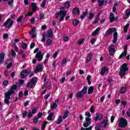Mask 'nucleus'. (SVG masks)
Returning a JSON list of instances; mask_svg holds the SVG:
<instances>
[{
    "label": "nucleus",
    "instance_id": "5",
    "mask_svg": "<svg viewBox=\"0 0 130 130\" xmlns=\"http://www.w3.org/2000/svg\"><path fill=\"white\" fill-rule=\"evenodd\" d=\"M127 125V121L124 118H120L119 120L118 126L120 127H125V126Z\"/></svg>",
    "mask_w": 130,
    "mask_h": 130
},
{
    "label": "nucleus",
    "instance_id": "24",
    "mask_svg": "<svg viewBox=\"0 0 130 130\" xmlns=\"http://www.w3.org/2000/svg\"><path fill=\"white\" fill-rule=\"evenodd\" d=\"M64 8H66V9H69L70 7H71V3L69 1H67L64 4Z\"/></svg>",
    "mask_w": 130,
    "mask_h": 130
},
{
    "label": "nucleus",
    "instance_id": "62",
    "mask_svg": "<svg viewBox=\"0 0 130 130\" xmlns=\"http://www.w3.org/2000/svg\"><path fill=\"white\" fill-rule=\"evenodd\" d=\"M36 112H37V109L35 108L32 110L31 113H32V114L36 113Z\"/></svg>",
    "mask_w": 130,
    "mask_h": 130
},
{
    "label": "nucleus",
    "instance_id": "43",
    "mask_svg": "<svg viewBox=\"0 0 130 130\" xmlns=\"http://www.w3.org/2000/svg\"><path fill=\"white\" fill-rule=\"evenodd\" d=\"M45 5H46V0H44L42 3L41 6L42 8H45Z\"/></svg>",
    "mask_w": 130,
    "mask_h": 130
},
{
    "label": "nucleus",
    "instance_id": "37",
    "mask_svg": "<svg viewBox=\"0 0 130 130\" xmlns=\"http://www.w3.org/2000/svg\"><path fill=\"white\" fill-rule=\"evenodd\" d=\"M52 116H53V113H51L50 114H49V115H48V117H47V120H52Z\"/></svg>",
    "mask_w": 130,
    "mask_h": 130
},
{
    "label": "nucleus",
    "instance_id": "7",
    "mask_svg": "<svg viewBox=\"0 0 130 130\" xmlns=\"http://www.w3.org/2000/svg\"><path fill=\"white\" fill-rule=\"evenodd\" d=\"M115 31H116V28L115 27L110 28L106 32L105 36L108 37V36H109V35L112 34V33L115 32Z\"/></svg>",
    "mask_w": 130,
    "mask_h": 130
},
{
    "label": "nucleus",
    "instance_id": "20",
    "mask_svg": "<svg viewBox=\"0 0 130 130\" xmlns=\"http://www.w3.org/2000/svg\"><path fill=\"white\" fill-rule=\"evenodd\" d=\"M93 56V54L91 53H90L87 58H86V63H88V62H89V61H90V60H91V59H92V57Z\"/></svg>",
    "mask_w": 130,
    "mask_h": 130
},
{
    "label": "nucleus",
    "instance_id": "2",
    "mask_svg": "<svg viewBox=\"0 0 130 130\" xmlns=\"http://www.w3.org/2000/svg\"><path fill=\"white\" fill-rule=\"evenodd\" d=\"M120 71L119 73V76L121 77H124L125 73L128 71V67H127V63H124L121 67Z\"/></svg>",
    "mask_w": 130,
    "mask_h": 130
},
{
    "label": "nucleus",
    "instance_id": "58",
    "mask_svg": "<svg viewBox=\"0 0 130 130\" xmlns=\"http://www.w3.org/2000/svg\"><path fill=\"white\" fill-rule=\"evenodd\" d=\"M30 22L32 24H35V18L34 17H32L30 19Z\"/></svg>",
    "mask_w": 130,
    "mask_h": 130
},
{
    "label": "nucleus",
    "instance_id": "21",
    "mask_svg": "<svg viewBox=\"0 0 130 130\" xmlns=\"http://www.w3.org/2000/svg\"><path fill=\"white\" fill-rule=\"evenodd\" d=\"M100 31V27H98L95 31H94L92 34V36H96L98 34H99V31Z\"/></svg>",
    "mask_w": 130,
    "mask_h": 130
},
{
    "label": "nucleus",
    "instance_id": "64",
    "mask_svg": "<svg viewBox=\"0 0 130 130\" xmlns=\"http://www.w3.org/2000/svg\"><path fill=\"white\" fill-rule=\"evenodd\" d=\"M63 41L64 42H67V41H69V37L67 36H66L63 38Z\"/></svg>",
    "mask_w": 130,
    "mask_h": 130
},
{
    "label": "nucleus",
    "instance_id": "30",
    "mask_svg": "<svg viewBox=\"0 0 130 130\" xmlns=\"http://www.w3.org/2000/svg\"><path fill=\"white\" fill-rule=\"evenodd\" d=\"M125 92H126V88L122 87L120 89L119 93L120 94H124Z\"/></svg>",
    "mask_w": 130,
    "mask_h": 130
},
{
    "label": "nucleus",
    "instance_id": "4",
    "mask_svg": "<svg viewBox=\"0 0 130 130\" xmlns=\"http://www.w3.org/2000/svg\"><path fill=\"white\" fill-rule=\"evenodd\" d=\"M60 15V20L59 22H61V21L63 20V19H64V17L67 16V11H60L58 12V13L56 14L55 18L57 19L58 18V16Z\"/></svg>",
    "mask_w": 130,
    "mask_h": 130
},
{
    "label": "nucleus",
    "instance_id": "18",
    "mask_svg": "<svg viewBox=\"0 0 130 130\" xmlns=\"http://www.w3.org/2000/svg\"><path fill=\"white\" fill-rule=\"evenodd\" d=\"M117 35H118V34H117V32L116 31L113 34L114 38L113 40V43H116V42H117Z\"/></svg>",
    "mask_w": 130,
    "mask_h": 130
},
{
    "label": "nucleus",
    "instance_id": "38",
    "mask_svg": "<svg viewBox=\"0 0 130 130\" xmlns=\"http://www.w3.org/2000/svg\"><path fill=\"white\" fill-rule=\"evenodd\" d=\"M46 44L47 46H50L51 44H52V41L50 39H48L46 41Z\"/></svg>",
    "mask_w": 130,
    "mask_h": 130
},
{
    "label": "nucleus",
    "instance_id": "28",
    "mask_svg": "<svg viewBox=\"0 0 130 130\" xmlns=\"http://www.w3.org/2000/svg\"><path fill=\"white\" fill-rule=\"evenodd\" d=\"M36 32V27H34L31 28V29L29 31V34L32 35V34H34Z\"/></svg>",
    "mask_w": 130,
    "mask_h": 130
},
{
    "label": "nucleus",
    "instance_id": "10",
    "mask_svg": "<svg viewBox=\"0 0 130 130\" xmlns=\"http://www.w3.org/2000/svg\"><path fill=\"white\" fill-rule=\"evenodd\" d=\"M28 74V70H23L20 73V77L21 79H25L27 77V74Z\"/></svg>",
    "mask_w": 130,
    "mask_h": 130
},
{
    "label": "nucleus",
    "instance_id": "47",
    "mask_svg": "<svg viewBox=\"0 0 130 130\" xmlns=\"http://www.w3.org/2000/svg\"><path fill=\"white\" fill-rule=\"evenodd\" d=\"M127 50V46H125L124 48V56H126Z\"/></svg>",
    "mask_w": 130,
    "mask_h": 130
},
{
    "label": "nucleus",
    "instance_id": "56",
    "mask_svg": "<svg viewBox=\"0 0 130 130\" xmlns=\"http://www.w3.org/2000/svg\"><path fill=\"white\" fill-rule=\"evenodd\" d=\"M83 42L84 39L79 40V41L78 42V44H79V45H81V44H82V43H83Z\"/></svg>",
    "mask_w": 130,
    "mask_h": 130
},
{
    "label": "nucleus",
    "instance_id": "52",
    "mask_svg": "<svg viewBox=\"0 0 130 130\" xmlns=\"http://www.w3.org/2000/svg\"><path fill=\"white\" fill-rule=\"evenodd\" d=\"M27 113H28V112H27V111H24L23 112L22 117L23 118H25V117H26V116H27Z\"/></svg>",
    "mask_w": 130,
    "mask_h": 130
},
{
    "label": "nucleus",
    "instance_id": "27",
    "mask_svg": "<svg viewBox=\"0 0 130 130\" xmlns=\"http://www.w3.org/2000/svg\"><path fill=\"white\" fill-rule=\"evenodd\" d=\"M69 113H70V112L68 110H67L65 112H64V115L62 117L63 119H66V118H67L69 115Z\"/></svg>",
    "mask_w": 130,
    "mask_h": 130
},
{
    "label": "nucleus",
    "instance_id": "46",
    "mask_svg": "<svg viewBox=\"0 0 130 130\" xmlns=\"http://www.w3.org/2000/svg\"><path fill=\"white\" fill-rule=\"evenodd\" d=\"M33 115V114L32 113V112H31V111H28V113L27 114V117L29 118H31V117H32Z\"/></svg>",
    "mask_w": 130,
    "mask_h": 130
},
{
    "label": "nucleus",
    "instance_id": "48",
    "mask_svg": "<svg viewBox=\"0 0 130 130\" xmlns=\"http://www.w3.org/2000/svg\"><path fill=\"white\" fill-rule=\"evenodd\" d=\"M99 20H100V18H95L94 21L92 23L93 25L94 24H97V23L99 22Z\"/></svg>",
    "mask_w": 130,
    "mask_h": 130
},
{
    "label": "nucleus",
    "instance_id": "9",
    "mask_svg": "<svg viewBox=\"0 0 130 130\" xmlns=\"http://www.w3.org/2000/svg\"><path fill=\"white\" fill-rule=\"evenodd\" d=\"M113 47H114V45H111L109 47V52L110 55H114L115 53V49Z\"/></svg>",
    "mask_w": 130,
    "mask_h": 130
},
{
    "label": "nucleus",
    "instance_id": "3",
    "mask_svg": "<svg viewBox=\"0 0 130 130\" xmlns=\"http://www.w3.org/2000/svg\"><path fill=\"white\" fill-rule=\"evenodd\" d=\"M37 82V78L34 77L29 82H28L27 84L26 85V88H30V89H32L35 87V84Z\"/></svg>",
    "mask_w": 130,
    "mask_h": 130
},
{
    "label": "nucleus",
    "instance_id": "49",
    "mask_svg": "<svg viewBox=\"0 0 130 130\" xmlns=\"http://www.w3.org/2000/svg\"><path fill=\"white\" fill-rule=\"evenodd\" d=\"M23 18H24V16L21 15L20 16L18 19H17V22L18 23H20V22H21V20H22V19H23Z\"/></svg>",
    "mask_w": 130,
    "mask_h": 130
},
{
    "label": "nucleus",
    "instance_id": "16",
    "mask_svg": "<svg viewBox=\"0 0 130 130\" xmlns=\"http://www.w3.org/2000/svg\"><path fill=\"white\" fill-rule=\"evenodd\" d=\"M107 121H108V120L107 119V118H106V120H104L103 121L101 122V127H105L107 126Z\"/></svg>",
    "mask_w": 130,
    "mask_h": 130
},
{
    "label": "nucleus",
    "instance_id": "57",
    "mask_svg": "<svg viewBox=\"0 0 130 130\" xmlns=\"http://www.w3.org/2000/svg\"><path fill=\"white\" fill-rule=\"evenodd\" d=\"M46 124H47V121H44V124H43V130H44V128H45V126H46Z\"/></svg>",
    "mask_w": 130,
    "mask_h": 130
},
{
    "label": "nucleus",
    "instance_id": "51",
    "mask_svg": "<svg viewBox=\"0 0 130 130\" xmlns=\"http://www.w3.org/2000/svg\"><path fill=\"white\" fill-rule=\"evenodd\" d=\"M86 122L91 124V118L87 117L86 118Z\"/></svg>",
    "mask_w": 130,
    "mask_h": 130
},
{
    "label": "nucleus",
    "instance_id": "31",
    "mask_svg": "<svg viewBox=\"0 0 130 130\" xmlns=\"http://www.w3.org/2000/svg\"><path fill=\"white\" fill-rule=\"evenodd\" d=\"M86 11H85L83 14H82V15L81 17V20H83L84 18H85V17H86V15H88V12H87V11H88V10H86Z\"/></svg>",
    "mask_w": 130,
    "mask_h": 130
},
{
    "label": "nucleus",
    "instance_id": "32",
    "mask_svg": "<svg viewBox=\"0 0 130 130\" xmlns=\"http://www.w3.org/2000/svg\"><path fill=\"white\" fill-rule=\"evenodd\" d=\"M128 27H129V23H127L124 26V33H126V32H127V29H128Z\"/></svg>",
    "mask_w": 130,
    "mask_h": 130
},
{
    "label": "nucleus",
    "instance_id": "23",
    "mask_svg": "<svg viewBox=\"0 0 130 130\" xmlns=\"http://www.w3.org/2000/svg\"><path fill=\"white\" fill-rule=\"evenodd\" d=\"M77 98H84V94L80 91L77 93L76 95Z\"/></svg>",
    "mask_w": 130,
    "mask_h": 130
},
{
    "label": "nucleus",
    "instance_id": "45",
    "mask_svg": "<svg viewBox=\"0 0 130 130\" xmlns=\"http://www.w3.org/2000/svg\"><path fill=\"white\" fill-rule=\"evenodd\" d=\"M93 18H94V13L91 12V13L89 14L88 19L89 20H91V19H93Z\"/></svg>",
    "mask_w": 130,
    "mask_h": 130
},
{
    "label": "nucleus",
    "instance_id": "29",
    "mask_svg": "<svg viewBox=\"0 0 130 130\" xmlns=\"http://www.w3.org/2000/svg\"><path fill=\"white\" fill-rule=\"evenodd\" d=\"M24 81L23 80H22V79H20L19 80V83H16V84H14V85H16L17 87H18V85H20V86H22V85H23V84H24Z\"/></svg>",
    "mask_w": 130,
    "mask_h": 130
},
{
    "label": "nucleus",
    "instance_id": "15",
    "mask_svg": "<svg viewBox=\"0 0 130 130\" xmlns=\"http://www.w3.org/2000/svg\"><path fill=\"white\" fill-rule=\"evenodd\" d=\"M96 114V117L94 118V120H95V121H98V119H102V118H103V115L101 114Z\"/></svg>",
    "mask_w": 130,
    "mask_h": 130
},
{
    "label": "nucleus",
    "instance_id": "33",
    "mask_svg": "<svg viewBox=\"0 0 130 130\" xmlns=\"http://www.w3.org/2000/svg\"><path fill=\"white\" fill-rule=\"evenodd\" d=\"M87 88L86 86H85L83 87V88L82 89V90H81L80 91L83 94H86L87 93Z\"/></svg>",
    "mask_w": 130,
    "mask_h": 130
},
{
    "label": "nucleus",
    "instance_id": "50",
    "mask_svg": "<svg viewBox=\"0 0 130 130\" xmlns=\"http://www.w3.org/2000/svg\"><path fill=\"white\" fill-rule=\"evenodd\" d=\"M90 124H91L90 123L86 122L83 124V126H84V127H88Z\"/></svg>",
    "mask_w": 130,
    "mask_h": 130
},
{
    "label": "nucleus",
    "instance_id": "36",
    "mask_svg": "<svg viewBox=\"0 0 130 130\" xmlns=\"http://www.w3.org/2000/svg\"><path fill=\"white\" fill-rule=\"evenodd\" d=\"M80 23V21L79 20H74L73 21V23L74 26H78V24Z\"/></svg>",
    "mask_w": 130,
    "mask_h": 130
},
{
    "label": "nucleus",
    "instance_id": "6",
    "mask_svg": "<svg viewBox=\"0 0 130 130\" xmlns=\"http://www.w3.org/2000/svg\"><path fill=\"white\" fill-rule=\"evenodd\" d=\"M13 24H14V21H12L11 18H9L4 23V27H6V28H10L12 27V26H13Z\"/></svg>",
    "mask_w": 130,
    "mask_h": 130
},
{
    "label": "nucleus",
    "instance_id": "44",
    "mask_svg": "<svg viewBox=\"0 0 130 130\" xmlns=\"http://www.w3.org/2000/svg\"><path fill=\"white\" fill-rule=\"evenodd\" d=\"M101 124H99V123H97L96 125H95V130H99L100 129V125Z\"/></svg>",
    "mask_w": 130,
    "mask_h": 130
},
{
    "label": "nucleus",
    "instance_id": "53",
    "mask_svg": "<svg viewBox=\"0 0 130 130\" xmlns=\"http://www.w3.org/2000/svg\"><path fill=\"white\" fill-rule=\"evenodd\" d=\"M94 111H95V108L94 107V106H91V107L90 108V112L91 113H94Z\"/></svg>",
    "mask_w": 130,
    "mask_h": 130
},
{
    "label": "nucleus",
    "instance_id": "40",
    "mask_svg": "<svg viewBox=\"0 0 130 130\" xmlns=\"http://www.w3.org/2000/svg\"><path fill=\"white\" fill-rule=\"evenodd\" d=\"M11 55H12L13 57H16V52H15V50L14 49H11Z\"/></svg>",
    "mask_w": 130,
    "mask_h": 130
},
{
    "label": "nucleus",
    "instance_id": "26",
    "mask_svg": "<svg viewBox=\"0 0 130 130\" xmlns=\"http://www.w3.org/2000/svg\"><path fill=\"white\" fill-rule=\"evenodd\" d=\"M31 7H32V10L33 12L36 11V10L37 9V7H36V3H31Z\"/></svg>",
    "mask_w": 130,
    "mask_h": 130
},
{
    "label": "nucleus",
    "instance_id": "41",
    "mask_svg": "<svg viewBox=\"0 0 130 130\" xmlns=\"http://www.w3.org/2000/svg\"><path fill=\"white\" fill-rule=\"evenodd\" d=\"M56 107H57V104H56V103H54L51 107V109L52 110L55 109Z\"/></svg>",
    "mask_w": 130,
    "mask_h": 130
},
{
    "label": "nucleus",
    "instance_id": "14",
    "mask_svg": "<svg viewBox=\"0 0 130 130\" xmlns=\"http://www.w3.org/2000/svg\"><path fill=\"white\" fill-rule=\"evenodd\" d=\"M5 62V53L2 52L0 54V63L2 64V63H4Z\"/></svg>",
    "mask_w": 130,
    "mask_h": 130
},
{
    "label": "nucleus",
    "instance_id": "42",
    "mask_svg": "<svg viewBox=\"0 0 130 130\" xmlns=\"http://www.w3.org/2000/svg\"><path fill=\"white\" fill-rule=\"evenodd\" d=\"M21 46L23 49H27V44L26 43H22Z\"/></svg>",
    "mask_w": 130,
    "mask_h": 130
},
{
    "label": "nucleus",
    "instance_id": "63",
    "mask_svg": "<svg viewBox=\"0 0 130 130\" xmlns=\"http://www.w3.org/2000/svg\"><path fill=\"white\" fill-rule=\"evenodd\" d=\"M18 96L19 98H22V97H23V92L22 91H20L19 92Z\"/></svg>",
    "mask_w": 130,
    "mask_h": 130
},
{
    "label": "nucleus",
    "instance_id": "61",
    "mask_svg": "<svg viewBox=\"0 0 130 130\" xmlns=\"http://www.w3.org/2000/svg\"><path fill=\"white\" fill-rule=\"evenodd\" d=\"M40 20H42V19H44V14L42 13L40 15Z\"/></svg>",
    "mask_w": 130,
    "mask_h": 130
},
{
    "label": "nucleus",
    "instance_id": "35",
    "mask_svg": "<svg viewBox=\"0 0 130 130\" xmlns=\"http://www.w3.org/2000/svg\"><path fill=\"white\" fill-rule=\"evenodd\" d=\"M99 6L102 7L104 5V0H98Z\"/></svg>",
    "mask_w": 130,
    "mask_h": 130
},
{
    "label": "nucleus",
    "instance_id": "12",
    "mask_svg": "<svg viewBox=\"0 0 130 130\" xmlns=\"http://www.w3.org/2000/svg\"><path fill=\"white\" fill-rule=\"evenodd\" d=\"M52 36H53V32L52 31V29H50L48 30L46 37L47 38H51Z\"/></svg>",
    "mask_w": 130,
    "mask_h": 130
},
{
    "label": "nucleus",
    "instance_id": "1",
    "mask_svg": "<svg viewBox=\"0 0 130 130\" xmlns=\"http://www.w3.org/2000/svg\"><path fill=\"white\" fill-rule=\"evenodd\" d=\"M17 85H13L9 90L5 93V99L4 100L5 103L9 105L10 104V99H11V95L15 94V90H17Z\"/></svg>",
    "mask_w": 130,
    "mask_h": 130
},
{
    "label": "nucleus",
    "instance_id": "60",
    "mask_svg": "<svg viewBox=\"0 0 130 130\" xmlns=\"http://www.w3.org/2000/svg\"><path fill=\"white\" fill-rule=\"evenodd\" d=\"M57 54H58V52H55L54 53V54L53 55V58H55V57H56V56H57Z\"/></svg>",
    "mask_w": 130,
    "mask_h": 130
},
{
    "label": "nucleus",
    "instance_id": "55",
    "mask_svg": "<svg viewBox=\"0 0 130 130\" xmlns=\"http://www.w3.org/2000/svg\"><path fill=\"white\" fill-rule=\"evenodd\" d=\"M45 36H46V35L43 34V38L42 39V42H45Z\"/></svg>",
    "mask_w": 130,
    "mask_h": 130
},
{
    "label": "nucleus",
    "instance_id": "17",
    "mask_svg": "<svg viewBox=\"0 0 130 130\" xmlns=\"http://www.w3.org/2000/svg\"><path fill=\"white\" fill-rule=\"evenodd\" d=\"M109 71V70L108 69V68L106 67H104L103 70H102L101 71V76H104V74H105V72H107V73H108Z\"/></svg>",
    "mask_w": 130,
    "mask_h": 130
},
{
    "label": "nucleus",
    "instance_id": "54",
    "mask_svg": "<svg viewBox=\"0 0 130 130\" xmlns=\"http://www.w3.org/2000/svg\"><path fill=\"white\" fill-rule=\"evenodd\" d=\"M13 66V63L12 62L9 63L7 66V69H11Z\"/></svg>",
    "mask_w": 130,
    "mask_h": 130
},
{
    "label": "nucleus",
    "instance_id": "59",
    "mask_svg": "<svg viewBox=\"0 0 130 130\" xmlns=\"http://www.w3.org/2000/svg\"><path fill=\"white\" fill-rule=\"evenodd\" d=\"M3 84L4 86H7L9 85V81L8 80L4 81Z\"/></svg>",
    "mask_w": 130,
    "mask_h": 130
},
{
    "label": "nucleus",
    "instance_id": "25",
    "mask_svg": "<svg viewBox=\"0 0 130 130\" xmlns=\"http://www.w3.org/2000/svg\"><path fill=\"white\" fill-rule=\"evenodd\" d=\"M110 21L111 23L114 22V14L113 13H111L110 15Z\"/></svg>",
    "mask_w": 130,
    "mask_h": 130
},
{
    "label": "nucleus",
    "instance_id": "11",
    "mask_svg": "<svg viewBox=\"0 0 130 130\" xmlns=\"http://www.w3.org/2000/svg\"><path fill=\"white\" fill-rule=\"evenodd\" d=\"M43 66L40 64H39L36 67L34 71L35 73H39V72H42V68Z\"/></svg>",
    "mask_w": 130,
    "mask_h": 130
},
{
    "label": "nucleus",
    "instance_id": "19",
    "mask_svg": "<svg viewBox=\"0 0 130 130\" xmlns=\"http://www.w3.org/2000/svg\"><path fill=\"white\" fill-rule=\"evenodd\" d=\"M125 16H124L123 19L124 20H126V19H127V18H128V17H129V15H130V9H127L126 10V12H125Z\"/></svg>",
    "mask_w": 130,
    "mask_h": 130
},
{
    "label": "nucleus",
    "instance_id": "22",
    "mask_svg": "<svg viewBox=\"0 0 130 130\" xmlns=\"http://www.w3.org/2000/svg\"><path fill=\"white\" fill-rule=\"evenodd\" d=\"M94 91V87L93 86H90L88 89L87 93L88 94H92L93 92Z\"/></svg>",
    "mask_w": 130,
    "mask_h": 130
},
{
    "label": "nucleus",
    "instance_id": "8",
    "mask_svg": "<svg viewBox=\"0 0 130 130\" xmlns=\"http://www.w3.org/2000/svg\"><path fill=\"white\" fill-rule=\"evenodd\" d=\"M36 58L38 59V61H41L43 59V55H42V52L39 51L36 55Z\"/></svg>",
    "mask_w": 130,
    "mask_h": 130
},
{
    "label": "nucleus",
    "instance_id": "13",
    "mask_svg": "<svg viewBox=\"0 0 130 130\" xmlns=\"http://www.w3.org/2000/svg\"><path fill=\"white\" fill-rule=\"evenodd\" d=\"M72 13L75 16L76 15H80V9L78 7H76L73 10Z\"/></svg>",
    "mask_w": 130,
    "mask_h": 130
},
{
    "label": "nucleus",
    "instance_id": "34",
    "mask_svg": "<svg viewBox=\"0 0 130 130\" xmlns=\"http://www.w3.org/2000/svg\"><path fill=\"white\" fill-rule=\"evenodd\" d=\"M61 122H62V116H59L58 121L57 122L56 124H60Z\"/></svg>",
    "mask_w": 130,
    "mask_h": 130
},
{
    "label": "nucleus",
    "instance_id": "39",
    "mask_svg": "<svg viewBox=\"0 0 130 130\" xmlns=\"http://www.w3.org/2000/svg\"><path fill=\"white\" fill-rule=\"evenodd\" d=\"M87 80L88 85H91V76L90 75L87 77Z\"/></svg>",
    "mask_w": 130,
    "mask_h": 130
}]
</instances>
